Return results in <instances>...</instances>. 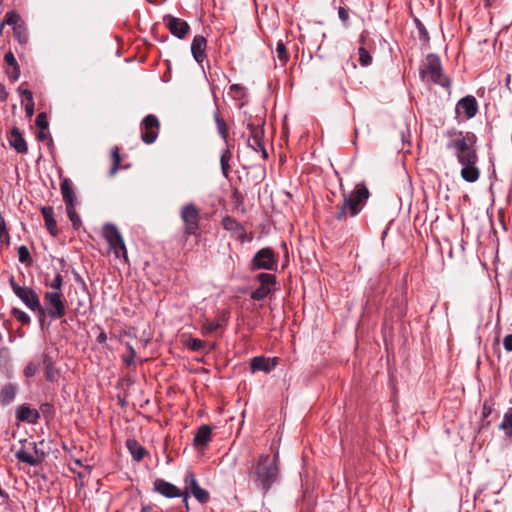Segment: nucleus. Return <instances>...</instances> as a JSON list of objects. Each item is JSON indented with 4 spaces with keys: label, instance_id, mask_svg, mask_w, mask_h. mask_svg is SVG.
Instances as JSON below:
<instances>
[{
    "label": "nucleus",
    "instance_id": "f257e3e1",
    "mask_svg": "<svg viewBox=\"0 0 512 512\" xmlns=\"http://www.w3.org/2000/svg\"><path fill=\"white\" fill-rule=\"evenodd\" d=\"M449 141L446 148L453 152L458 163L462 166L460 175L469 183L476 182L480 177L479 161L477 153V136L471 131L448 130L446 133Z\"/></svg>",
    "mask_w": 512,
    "mask_h": 512
},
{
    "label": "nucleus",
    "instance_id": "f03ea898",
    "mask_svg": "<svg viewBox=\"0 0 512 512\" xmlns=\"http://www.w3.org/2000/svg\"><path fill=\"white\" fill-rule=\"evenodd\" d=\"M340 189L343 200L341 204L336 206L334 217L336 220L343 222L346 221L348 217H355L360 213L370 193L364 183L357 184L351 194L346 193L342 185Z\"/></svg>",
    "mask_w": 512,
    "mask_h": 512
},
{
    "label": "nucleus",
    "instance_id": "7ed1b4c3",
    "mask_svg": "<svg viewBox=\"0 0 512 512\" xmlns=\"http://www.w3.org/2000/svg\"><path fill=\"white\" fill-rule=\"evenodd\" d=\"M250 477L263 493H267L279 477L277 455H260L252 466Z\"/></svg>",
    "mask_w": 512,
    "mask_h": 512
},
{
    "label": "nucleus",
    "instance_id": "20e7f679",
    "mask_svg": "<svg viewBox=\"0 0 512 512\" xmlns=\"http://www.w3.org/2000/svg\"><path fill=\"white\" fill-rule=\"evenodd\" d=\"M420 76L423 81L432 82L446 89L451 86V80L443 72L440 58L432 53L426 56L421 65Z\"/></svg>",
    "mask_w": 512,
    "mask_h": 512
},
{
    "label": "nucleus",
    "instance_id": "39448f33",
    "mask_svg": "<svg viewBox=\"0 0 512 512\" xmlns=\"http://www.w3.org/2000/svg\"><path fill=\"white\" fill-rule=\"evenodd\" d=\"M103 236L109 244V251L112 252L116 258L122 259L125 263H127V249L118 228L111 223L105 224L103 226Z\"/></svg>",
    "mask_w": 512,
    "mask_h": 512
},
{
    "label": "nucleus",
    "instance_id": "423d86ee",
    "mask_svg": "<svg viewBox=\"0 0 512 512\" xmlns=\"http://www.w3.org/2000/svg\"><path fill=\"white\" fill-rule=\"evenodd\" d=\"M181 220L184 223V235L195 236L199 231L200 210L195 204H185L180 211Z\"/></svg>",
    "mask_w": 512,
    "mask_h": 512
},
{
    "label": "nucleus",
    "instance_id": "0eeeda50",
    "mask_svg": "<svg viewBox=\"0 0 512 512\" xmlns=\"http://www.w3.org/2000/svg\"><path fill=\"white\" fill-rule=\"evenodd\" d=\"M44 303L47 315L51 319H60L66 314V307L61 292H46L44 294Z\"/></svg>",
    "mask_w": 512,
    "mask_h": 512
},
{
    "label": "nucleus",
    "instance_id": "6e6552de",
    "mask_svg": "<svg viewBox=\"0 0 512 512\" xmlns=\"http://www.w3.org/2000/svg\"><path fill=\"white\" fill-rule=\"evenodd\" d=\"M277 265L278 258L273 249L269 247H265L257 251L251 261L252 270H276Z\"/></svg>",
    "mask_w": 512,
    "mask_h": 512
},
{
    "label": "nucleus",
    "instance_id": "1a4fd4ad",
    "mask_svg": "<svg viewBox=\"0 0 512 512\" xmlns=\"http://www.w3.org/2000/svg\"><path fill=\"white\" fill-rule=\"evenodd\" d=\"M9 283L14 294L26 305L27 308H40V299L37 293L30 287L20 286L14 279L10 277Z\"/></svg>",
    "mask_w": 512,
    "mask_h": 512
},
{
    "label": "nucleus",
    "instance_id": "9d476101",
    "mask_svg": "<svg viewBox=\"0 0 512 512\" xmlns=\"http://www.w3.org/2000/svg\"><path fill=\"white\" fill-rule=\"evenodd\" d=\"M20 443L23 445L28 444L33 453L21 448L15 454V457L19 462L28 464L29 466H37L44 460L45 453L38 449L36 442H28L27 439H22L20 440Z\"/></svg>",
    "mask_w": 512,
    "mask_h": 512
},
{
    "label": "nucleus",
    "instance_id": "9b49d317",
    "mask_svg": "<svg viewBox=\"0 0 512 512\" xmlns=\"http://www.w3.org/2000/svg\"><path fill=\"white\" fill-rule=\"evenodd\" d=\"M160 130L158 118L149 114L141 122V139L145 144H152L156 141Z\"/></svg>",
    "mask_w": 512,
    "mask_h": 512
},
{
    "label": "nucleus",
    "instance_id": "f8f14e48",
    "mask_svg": "<svg viewBox=\"0 0 512 512\" xmlns=\"http://www.w3.org/2000/svg\"><path fill=\"white\" fill-rule=\"evenodd\" d=\"M248 128L250 130V136L247 139V145L255 152H261V157L263 160L268 158V153L264 147L263 143V129L259 125L248 124Z\"/></svg>",
    "mask_w": 512,
    "mask_h": 512
},
{
    "label": "nucleus",
    "instance_id": "ddd939ff",
    "mask_svg": "<svg viewBox=\"0 0 512 512\" xmlns=\"http://www.w3.org/2000/svg\"><path fill=\"white\" fill-rule=\"evenodd\" d=\"M163 23L170 33L179 39L185 38L190 31V25L185 20L172 15H165Z\"/></svg>",
    "mask_w": 512,
    "mask_h": 512
},
{
    "label": "nucleus",
    "instance_id": "4468645a",
    "mask_svg": "<svg viewBox=\"0 0 512 512\" xmlns=\"http://www.w3.org/2000/svg\"><path fill=\"white\" fill-rule=\"evenodd\" d=\"M456 113H463L466 119L473 118L478 113V103L474 96L467 95L461 98L456 105Z\"/></svg>",
    "mask_w": 512,
    "mask_h": 512
},
{
    "label": "nucleus",
    "instance_id": "2eb2a0df",
    "mask_svg": "<svg viewBox=\"0 0 512 512\" xmlns=\"http://www.w3.org/2000/svg\"><path fill=\"white\" fill-rule=\"evenodd\" d=\"M15 417L20 422L36 424L40 419V412L31 408L28 404H21L15 409Z\"/></svg>",
    "mask_w": 512,
    "mask_h": 512
},
{
    "label": "nucleus",
    "instance_id": "dca6fc26",
    "mask_svg": "<svg viewBox=\"0 0 512 512\" xmlns=\"http://www.w3.org/2000/svg\"><path fill=\"white\" fill-rule=\"evenodd\" d=\"M207 40L202 35L194 36L191 43V53L198 64H202L207 59Z\"/></svg>",
    "mask_w": 512,
    "mask_h": 512
},
{
    "label": "nucleus",
    "instance_id": "f3484780",
    "mask_svg": "<svg viewBox=\"0 0 512 512\" xmlns=\"http://www.w3.org/2000/svg\"><path fill=\"white\" fill-rule=\"evenodd\" d=\"M9 145L19 154H26L28 152L27 143L20 132L19 128L13 127L7 135Z\"/></svg>",
    "mask_w": 512,
    "mask_h": 512
},
{
    "label": "nucleus",
    "instance_id": "a211bd4d",
    "mask_svg": "<svg viewBox=\"0 0 512 512\" xmlns=\"http://www.w3.org/2000/svg\"><path fill=\"white\" fill-rule=\"evenodd\" d=\"M153 485L154 491L166 498H176L181 496V490L178 487L163 479H156Z\"/></svg>",
    "mask_w": 512,
    "mask_h": 512
},
{
    "label": "nucleus",
    "instance_id": "6ab92c4d",
    "mask_svg": "<svg viewBox=\"0 0 512 512\" xmlns=\"http://www.w3.org/2000/svg\"><path fill=\"white\" fill-rule=\"evenodd\" d=\"M276 365V358L270 359L264 356L253 357L250 361V369L252 372L263 371L269 373L275 369Z\"/></svg>",
    "mask_w": 512,
    "mask_h": 512
},
{
    "label": "nucleus",
    "instance_id": "aec40b11",
    "mask_svg": "<svg viewBox=\"0 0 512 512\" xmlns=\"http://www.w3.org/2000/svg\"><path fill=\"white\" fill-rule=\"evenodd\" d=\"M42 364L44 366L45 378L49 382H57L59 379V371L55 366V362L49 353H43Z\"/></svg>",
    "mask_w": 512,
    "mask_h": 512
},
{
    "label": "nucleus",
    "instance_id": "412c9836",
    "mask_svg": "<svg viewBox=\"0 0 512 512\" xmlns=\"http://www.w3.org/2000/svg\"><path fill=\"white\" fill-rule=\"evenodd\" d=\"M222 226L225 230L232 231L236 234L237 238L244 242L247 240L246 231L244 227L230 216H226L222 219Z\"/></svg>",
    "mask_w": 512,
    "mask_h": 512
},
{
    "label": "nucleus",
    "instance_id": "4be33fe9",
    "mask_svg": "<svg viewBox=\"0 0 512 512\" xmlns=\"http://www.w3.org/2000/svg\"><path fill=\"white\" fill-rule=\"evenodd\" d=\"M41 213L44 218L45 227L52 236H57L59 233L57 222L54 219V209L51 206H43Z\"/></svg>",
    "mask_w": 512,
    "mask_h": 512
},
{
    "label": "nucleus",
    "instance_id": "5701e85b",
    "mask_svg": "<svg viewBox=\"0 0 512 512\" xmlns=\"http://www.w3.org/2000/svg\"><path fill=\"white\" fill-rule=\"evenodd\" d=\"M18 387L14 383L5 384L0 390V404L7 406L11 404L16 397Z\"/></svg>",
    "mask_w": 512,
    "mask_h": 512
},
{
    "label": "nucleus",
    "instance_id": "b1692460",
    "mask_svg": "<svg viewBox=\"0 0 512 512\" xmlns=\"http://www.w3.org/2000/svg\"><path fill=\"white\" fill-rule=\"evenodd\" d=\"M60 190L65 206L76 203V197L72 187V182L69 178H62Z\"/></svg>",
    "mask_w": 512,
    "mask_h": 512
},
{
    "label": "nucleus",
    "instance_id": "393cba45",
    "mask_svg": "<svg viewBox=\"0 0 512 512\" xmlns=\"http://www.w3.org/2000/svg\"><path fill=\"white\" fill-rule=\"evenodd\" d=\"M126 446L130 451L132 457L136 461H141L146 455V450L143 446H141L136 440L129 439L126 442Z\"/></svg>",
    "mask_w": 512,
    "mask_h": 512
},
{
    "label": "nucleus",
    "instance_id": "a878e982",
    "mask_svg": "<svg viewBox=\"0 0 512 512\" xmlns=\"http://www.w3.org/2000/svg\"><path fill=\"white\" fill-rule=\"evenodd\" d=\"M211 432L212 430L208 425L201 426L194 437V444L205 446L211 440Z\"/></svg>",
    "mask_w": 512,
    "mask_h": 512
},
{
    "label": "nucleus",
    "instance_id": "bb28decb",
    "mask_svg": "<svg viewBox=\"0 0 512 512\" xmlns=\"http://www.w3.org/2000/svg\"><path fill=\"white\" fill-rule=\"evenodd\" d=\"M498 427L507 438L512 439V407L504 413L503 420Z\"/></svg>",
    "mask_w": 512,
    "mask_h": 512
},
{
    "label": "nucleus",
    "instance_id": "cd10ccee",
    "mask_svg": "<svg viewBox=\"0 0 512 512\" xmlns=\"http://www.w3.org/2000/svg\"><path fill=\"white\" fill-rule=\"evenodd\" d=\"M214 120L217 125V131H218L219 135L225 142H227L228 134H229L228 125L225 122V120L220 116L218 109H216V111L214 113Z\"/></svg>",
    "mask_w": 512,
    "mask_h": 512
},
{
    "label": "nucleus",
    "instance_id": "c85d7f7f",
    "mask_svg": "<svg viewBox=\"0 0 512 512\" xmlns=\"http://www.w3.org/2000/svg\"><path fill=\"white\" fill-rule=\"evenodd\" d=\"M231 158H232V153L228 148H226L225 150L222 151L221 157H220V164H221L222 174L226 178H228V176H229V172H230L229 161L231 160Z\"/></svg>",
    "mask_w": 512,
    "mask_h": 512
},
{
    "label": "nucleus",
    "instance_id": "c756f323",
    "mask_svg": "<svg viewBox=\"0 0 512 512\" xmlns=\"http://www.w3.org/2000/svg\"><path fill=\"white\" fill-rule=\"evenodd\" d=\"M185 490L189 493H193L196 489L200 488L198 485L197 479L192 471H188L184 477Z\"/></svg>",
    "mask_w": 512,
    "mask_h": 512
},
{
    "label": "nucleus",
    "instance_id": "7c9ffc66",
    "mask_svg": "<svg viewBox=\"0 0 512 512\" xmlns=\"http://www.w3.org/2000/svg\"><path fill=\"white\" fill-rule=\"evenodd\" d=\"M67 215L72 223L74 229H79L81 226V219L75 209V204L66 205Z\"/></svg>",
    "mask_w": 512,
    "mask_h": 512
},
{
    "label": "nucleus",
    "instance_id": "2f4dec72",
    "mask_svg": "<svg viewBox=\"0 0 512 512\" xmlns=\"http://www.w3.org/2000/svg\"><path fill=\"white\" fill-rule=\"evenodd\" d=\"M111 156H112V166L110 168V171H109V176L110 177H113L117 171L119 170L120 168V162H121V157H120V154H119V148L117 146L113 147L112 151H111Z\"/></svg>",
    "mask_w": 512,
    "mask_h": 512
},
{
    "label": "nucleus",
    "instance_id": "473e14b6",
    "mask_svg": "<svg viewBox=\"0 0 512 512\" xmlns=\"http://www.w3.org/2000/svg\"><path fill=\"white\" fill-rule=\"evenodd\" d=\"M13 34H14L15 39L20 44L23 45V44H26L28 42L27 29L25 28V26L23 24H21V25H19L17 27H14Z\"/></svg>",
    "mask_w": 512,
    "mask_h": 512
},
{
    "label": "nucleus",
    "instance_id": "72a5a7b5",
    "mask_svg": "<svg viewBox=\"0 0 512 512\" xmlns=\"http://www.w3.org/2000/svg\"><path fill=\"white\" fill-rule=\"evenodd\" d=\"M256 279L260 282V286L263 287H270L271 285L276 284V277L273 274L259 273L256 276Z\"/></svg>",
    "mask_w": 512,
    "mask_h": 512
},
{
    "label": "nucleus",
    "instance_id": "f704fd0d",
    "mask_svg": "<svg viewBox=\"0 0 512 512\" xmlns=\"http://www.w3.org/2000/svg\"><path fill=\"white\" fill-rule=\"evenodd\" d=\"M271 291L270 287L259 286L251 293V298L256 301L263 300L271 293Z\"/></svg>",
    "mask_w": 512,
    "mask_h": 512
},
{
    "label": "nucleus",
    "instance_id": "c9c22d12",
    "mask_svg": "<svg viewBox=\"0 0 512 512\" xmlns=\"http://www.w3.org/2000/svg\"><path fill=\"white\" fill-rule=\"evenodd\" d=\"M11 314L17 321H19L23 325H28L31 322L29 315L18 308H13Z\"/></svg>",
    "mask_w": 512,
    "mask_h": 512
},
{
    "label": "nucleus",
    "instance_id": "e433bc0d",
    "mask_svg": "<svg viewBox=\"0 0 512 512\" xmlns=\"http://www.w3.org/2000/svg\"><path fill=\"white\" fill-rule=\"evenodd\" d=\"M43 416L45 419L49 420V419H52L55 415V409H54V406L53 404L49 403V402H45V403H42L40 405V408L38 410Z\"/></svg>",
    "mask_w": 512,
    "mask_h": 512
},
{
    "label": "nucleus",
    "instance_id": "4c0bfd02",
    "mask_svg": "<svg viewBox=\"0 0 512 512\" xmlns=\"http://www.w3.org/2000/svg\"><path fill=\"white\" fill-rule=\"evenodd\" d=\"M205 342L198 338H191L187 340L186 347L192 351L198 352L205 347Z\"/></svg>",
    "mask_w": 512,
    "mask_h": 512
},
{
    "label": "nucleus",
    "instance_id": "58836bf2",
    "mask_svg": "<svg viewBox=\"0 0 512 512\" xmlns=\"http://www.w3.org/2000/svg\"><path fill=\"white\" fill-rule=\"evenodd\" d=\"M277 58L282 62L286 63L289 59L286 47L282 41H279L276 46Z\"/></svg>",
    "mask_w": 512,
    "mask_h": 512
},
{
    "label": "nucleus",
    "instance_id": "ea45409f",
    "mask_svg": "<svg viewBox=\"0 0 512 512\" xmlns=\"http://www.w3.org/2000/svg\"><path fill=\"white\" fill-rule=\"evenodd\" d=\"M192 495L201 504L207 503L209 501V499H210L209 492L207 490L201 488V487L196 489V491H193Z\"/></svg>",
    "mask_w": 512,
    "mask_h": 512
},
{
    "label": "nucleus",
    "instance_id": "a19ab883",
    "mask_svg": "<svg viewBox=\"0 0 512 512\" xmlns=\"http://www.w3.org/2000/svg\"><path fill=\"white\" fill-rule=\"evenodd\" d=\"M18 259L21 263L29 264L31 262V256L28 248L24 245L18 247Z\"/></svg>",
    "mask_w": 512,
    "mask_h": 512
},
{
    "label": "nucleus",
    "instance_id": "79ce46f5",
    "mask_svg": "<svg viewBox=\"0 0 512 512\" xmlns=\"http://www.w3.org/2000/svg\"><path fill=\"white\" fill-rule=\"evenodd\" d=\"M358 53H359V62L362 66H368L371 64L372 62V57L370 55V53L364 48V47H360L358 49Z\"/></svg>",
    "mask_w": 512,
    "mask_h": 512
},
{
    "label": "nucleus",
    "instance_id": "37998d69",
    "mask_svg": "<svg viewBox=\"0 0 512 512\" xmlns=\"http://www.w3.org/2000/svg\"><path fill=\"white\" fill-rule=\"evenodd\" d=\"M221 327V324L218 323V322H213V321H209V320H204L203 324H202V329H203V333L204 334H210V333H213L215 332L216 330H218L219 328Z\"/></svg>",
    "mask_w": 512,
    "mask_h": 512
},
{
    "label": "nucleus",
    "instance_id": "c03bdc74",
    "mask_svg": "<svg viewBox=\"0 0 512 512\" xmlns=\"http://www.w3.org/2000/svg\"><path fill=\"white\" fill-rule=\"evenodd\" d=\"M35 124L39 128V130L48 129L49 123L47 120L46 113H44V112L39 113L36 117Z\"/></svg>",
    "mask_w": 512,
    "mask_h": 512
},
{
    "label": "nucleus",
    "instance_id": "a18cd8bd",
    "mask_svg": "<svg viewBox=\"0 0 512 512\" xmlns=\"http://www.w3.org/2000/svg\"><path fill=\"white\" fill-rule=\"evenodd\" d=\"M39 371V366L33 362H29L26 367L24 368V376L26 378H31L36 375V373Z\"/></svg>",
    "mask_w": 512,
    "mask_h": 512
},
{
    "label": "nucleus",
    "instance_id": "49530a36",
    "mask_svg": "<svg viewBox=\"0 0 512 512\" xmlns=\"http://www.w3.org/2000/svg\"><path fill=\"white\" fill-rule=\"evenodd\" d=\"M245 88L241 86L240 84H232L230 86V94L235 99H240L244 96Z\"/></svg>",
    "mask_w": 512,
    "mask_h": 512
},
{
    "label": "nucleus",
    "instance_id": "de8ad7c7",
    "mask_svg": "<svg viewBox=\"0 0 512 512\" xmlns=\"http://www.w3.org/2000/svg\"><path fill=\"white\" fill-rule=\"evenodd\" d=\"M0 241H6L7 244H9L10 241V235L8 233L6 222L3 217L0 218Z\"/></svg>",
    "mask_w": 512,
    "mask_h": 512
},
{
    "label": "nucleus",
    "instance_id": "09e8293b",
    "mask_svg": "<svg viewBox=\"0 0 512 512\" xmlns=\"http://www.w3.org/2000/svg\"><path fill=\"white\" fill-rule=\"evenodd\" d=\"M414 22H415V25L419 32L420 38L424 41L429 40V34H428V31L426 30L424 24L417 18L414 20Z\"/></svg>",
    "mask_w": 512,
    "mask_h": 512
},
{
    "label": "nucleus",
    "instance_id": "8fccbe9b",
    "mask_svg": "<svg viewBox=\"0 0 512 512\" xmlns=\"http://www.w3.org/2000/svg\"><path fill=\"white\" fill-rule=\"evenodd\" d=\"M338 16L345 27H348L349 12L344 7L338 8Z\"/></svg>",
    "mask_w": 512,
    "mask_h": 512
},
{
    "label": "nucleus",
    "instance_id": "3c124183",
    "mask_svg": "<svg viewBox=\"0 0 512 512\" xmlns=\"http://www.w3.org/2000/svg\"><path fill=\"white\" fill-rule=\"evenodd\" d=\"M63 285V277L60 273H57L50 283V287L54 290H60Z\"/></svg>",
    "mask_w": 512,
    "mask_h": 512
},
{
    "label": "nucleus",
    "instance_id": "603ef678",
    "mask_svg": "<svg viewBox=\"0 0 512 512\" xmlns=\"http://www.w3.org/2000/svg\"><path fill=\"white\" fill-rule=\"evenodd\" d=\"M7 75H8L9 79L12 82L17 81L19 76H20V68H19V66H17V67H10L7 70Z\"/></svg>",
    "mask_w": 512,
    "mask_h": 512
},
{
    "label": "nucleus",
    "instance_id": "864d4df0",
    "mask_svg": "<svg viewBox=\"0 0 512 512\" xmlns=\"http://www.w3.org/2000/svg\"><path fill=\"white\" fill-rule=\"evenodd\" d=\"M126 346H127L128 351L130 352V356L124 357L123 360L126 363V365L130 366L131 364H133L134 357H135L136 353H135V350H134V348L132 347V345L130 343H126Z\"/></svg>",
    "mask_w": 512,
    "mask_h": 512
},
{
    "label": "nucleus",
    "instance_id": "5fc2aeb1",
    "mask_svg": "<svg viewBox=\"0 0 512 512\" xmlns=\"http://www.w3.org/2000/svg\"><path fill=\"white\" fill-rule=\"evenodd\" d=\"M492 411H493V404L487 400L484 401L483 407H482V417L487 418L488 416L491 415Z\"/></svg>",
    "mask_w": 512,
    "mask_h": 512
},
{
    "label": "nucleus",
    "instance_id": "6e6d98bb",
    "mask_svg": "<svg viewBox=\"0 0 512 512\" xmlns=\"http://www.w3.org/2000/svg\"><path fill=\"white\" fill-rule=\"evenodd\" d=\"M4 60L9 67H17L18 66L15 56L11 51H9L5 54Z\"/></svg>",
    "mask_w": 512,
    "mask_h": 512
},
{
    "label": "nucleus",
    "instance_id": "4d7b16f0",
    "mask_svg": "<svg viewBox=\"0 0 512 512\" xmlns=\"http://www.w3.org/2000/svg\"><path fill=\"white\" fill-rule=\"evenodd\" d=\"M31 311L33 312H36L37 313V316H38V319H39V322L41 325H43L44 323V320H45V317L47 315V312H46V309L43 308L41 305H40V308H34V309H31Z\"/></svg>",
    "mask_w": 512,
    "mask_h": 512
},
{
    "label": "nucleus",
    "instance_id": "13d9d810",
    "mask_svg": "<svg viewBox=\"0 0 512 512\" xmlns=\"http://www.w3.org/2000/svg\"><path fill=\"white\" fill-rule=\"evenodd\" d=\"M18 91L25 98L26 102L33 100V94L29 89H23L22 86H20Z\"/></svg>",
    "mask_w": 512,
    "mask_h": 512
},
{
    "label": "nucleus",
    "instance_id": "bf43d9fd",
    "mask_svg": "<svg viewBox=\"0 0 512 512\" xmlns=\"http://www.w3.org/2000/svg\"><path fill=\"white\" fill-rule=\"evenodd\" d=\"M503 346L506 351H512V334L506 335L503 339Z\"/></svg>",
    "mask_w": 512,
    "mask_h": 512
},
{
    "label": "nucleus",
    "instance_id": "052dcab7",
    "mask_svg": "<svg viewBox=\"0 0 512 512\" xmlns=\"http://www.w3.org/2000/svg\"><path fill=\"white\" fill-rule=\"evenodd\" d=\"M25 112L27 117H32L34 114V100L28 101L25 104Z\"/></svg>",
    "mask_w": 512,
    "mask_h": 512
},
{
    "label": "nucleus",
    "instance_id": "680f3d73",
    "mask_svg": "<svg viewBox=\"0 0 512 512\" xmlns=\"http://www.w3.org/2000/svg\"><path fill=\"white\" fill-rule=\"evenodd\" d=\"M8 98V92L5 89V86L0 82V101L4 102Z\"/></svg>",
    "mask_w": 512,
    "mask_h": 512
},
{
    "label": "nucleus",
    "instance_id": "e2e57ef3",
    "mask_svg": "<svg viewBox=\"0 0 512 512\" xmlns=\"http://www.w3.org/2000/svg\"><path fill=\"white\" fill-rule=\"evenodd\" d=\"M180 497H182V501H183V503L185 505L186 510L189 511V509H190L189 508V503H188L189 492L188 491L181 492V496Z\"/></svg>",
    "mask_w": 512,
    "mask_h": 512
},
{
    "label": "nucleus",
    "instance_id": "0e129e2a",
    "mask_svg": "<svg viewBox=\"0 0 512 512\" xmlns=\"http://www.w3.org/2000/svg\"><path fill=\"white\" fill-rule=\"evenodd\" d=\"M107 340V335L104 331H101L100 334L97 336V341L100 344H105Z\"/></svg>",
    "mask_w": 512,
    "mask_h": 512
},
{
    "label": "nucleus",
    "instance_id": "69168bd1",
    "mask_svg": "<svg viewBox=\"0 0 512 512\" xmlns=\"http://www.w3.org/2000/svg\"><path fill=\"white\" fill-rule=\"evenodd\" d=\"M37 139L39 141H43L46 139V134H45V130H39L38 134H37Z\"/></svg>",
    "mask_w": 512,
    "mask_h": 512
},
{
    "label": "nucleus",
    "instance_id": "338daca9",
    "mask_svg": "<svg viewBox=\"0 0 512 512\" xmlns=\"http://www.w3.org/2000/svg\"><path fill=\"white\" fill-rule=\"evenodd\" d=\"M509 83H510V75H508L506 78V85H509Z\"/></svg>",
    "mask_w": 512,
    "mask_h": 512
},
{
    "label": "nucleus",
    "instance_id": "774afa93",
    "mask_svg": "<svg viewBox=\"0 0 512 512\" xmlns=\"http://www.w3.org/2000/svg\"><path fill=\"white\" fill-rule=\"evenodd\" d=\"M3 216L0 214V218H2Z\"/></svg>",
    "mask_w": 512,
    "mask_h": 512
}]
</instances>
